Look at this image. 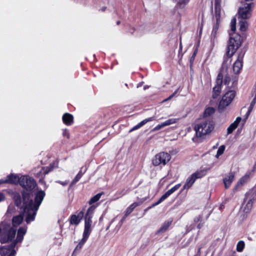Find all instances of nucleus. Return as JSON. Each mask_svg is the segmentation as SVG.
I'll return each mask as SVG.
<instances>
[{"label":"nucleus","instance_id":"7ed1b4c3","mask_svg":"<svg viewBox=\"0 0 256 256\" xmlns=\"http://www.w3.org/2000/svg\"><path fill=\"white\" fill-rule=\"evenodd\" d=\"M214 124L211 120H204L196 124L194 126L197 138H205L214 129Z\"/></svg>","mask_w":256,"mask_h":256},{"label":"nucleus","instance_id":"de8ad7c7","mask_svg":"<svg viewBox=\"0 0 256 256\" xmlns=\"http://www.w3.org/2000/svg\"><path fill=\"white\" fill-rule=\"evenodd\" d=\"M256 170V162L255 163V164H254V166H253V168H252V170H250V172H252V174H253L254 172Z\"/></svg>","mask_w":256,"mask_h":256},{"label":"nucleus","instance_id":"4d7b16f0","mask_svg":"<svg viewBox=\"0 0 256 256\" xmlns=\"http://www.w3.org/2000/svg\"><path fill=\"white\" fill-rule=\"evenodd\" d=\"M194 256H199V254H196V255Z\"/></svg>","mask_w":256,"mask_h":256},{"label":"nucleus","instance_id":"8fccbe9b","mask_svg":"<svg viewBox=\"0 0 256 256\" xmlns=\"http://www.w3.org/2000/svg\"><path fill=\"white\" fill-rule=\"evenodd\" d=\"M252 95L254 96V98L256 99V88L254 89Z\"/></svg>","mask_w":256,"mask_h":256},{"label":"nucleus","instance_id":"2eb2a0df","mask_svg":"<svg viewBox=\"0 0 256 256\" xmlns=\"http://www.w3.org/2000/svg\"><path fill=\"white\" fill-rule=\"evenodd\" d=\"M234 178L235 174L234 172H230L224 176L223 178V182L225 188L228 189L231 186Z\"/></svg>","mask_w":256,"mask_h":256},{"label":"nucleus","instance_id":"c85d7f7f","mask_svg":"<svg viewBox=\"0 0 256 256\" xmlns=\"http://www.w3.org/2000/svg\"><path fill=\"white\" fill-rule=\"evenodd\" d=\"M206 170L204 169L198 170L192 174V175L196 180L204 176L206 174Z\"/></svg>","mask_w":256,"mask_h":256},{"label":"nucleus","instance_id":"ddd939ff","mask_svg":"<svg viewBox=\"0 0 256 256\" xmlns=\"http://www.w3.org/2000/svg\"><path fill=\"white\" fill-rule=\"evenodd\" d=\"M252 176V172H247L246 174L238 180L234 186V190L236 191L244 186L249 180Z\"/></svg>","mask_w":256,"mask_h":256},{"label":"nucleus","instance_id":"423d86ee","mask_svg":"<svg viewBox=\"0 0 256 256\" xmlns=\"http://www.w3.org/2000/svg\"><path fill=\"white\" fill-rule=\"evenodd\" d=\"M95 208L96 207L94 206H91L86 211L84 216V226L83 232L84 233L90 234L92 232V218L93 216Z\"/></svg>","mask_w":256,"mask_h":256},{"label":"nucleus","instance_id":"412c9836","mask_svg":"<svg viewBox=\"0 0 256 256\" xmlns=\"http://www.w3.org/2000/svg\"><path fill=\"white\" fill-rule=\"evenodd\" d=\"M155 120V117L154 116H152L150 118H146L142 120L141 122L138 123L137 125L133 127L130 130V132H132L134 130H136L138 129L139 128H141L142 126L146 124L148 122H152Z\"/></svg>","mask_w":256,"mask_h":256},{"label":"nucleus","instance_id":"dca6fc26","mask_svg":"<svg viewBox=\"0 0 256 256\" xmlns=\"http://www.w3.org/2000/svg\"><path fill=\"white\" fill-rule=\"evenodd\" d=\"M244 54H240L236 60L234 62L233 66V70L235 74H238L240 72L242 67V61Z\"/></svg>","mask_w":256,"mask_h":256},{"label":"nucleus","instance_id":"f3484780","mask_svg":"<svg viewBox=\"0 0 256 256\" xmlns=\"http://www.w3.org/2000/svg\"><path fill=\"white\" fill-rule=\"evenodd\" d=\"M176 121H177V120L176 118H172L168 119V120H166L165 122H162L161 124L157 125L156 126H155L152 129V132L158 131V130H160V129H161L166 126H168L170 124H175L176 122Z\"/></svg>","mask_w":256,"mask_h":256},{"label":"nucleus","instance_id":"79ce46f5","mask_svg":"<svg viewBox=\"0 0 256 256\" xmlns=\"http://www.w3.org/2000/svg\"><path fill=\"white\" fill-rule=\"evenodd\" d=\"M14 208L12 206H9L7 210L8 213H12L14 211Z\"/></svg>","mask_w":256,"mask_h":256},{"label":"nucleus","instance_id":"bb28decb","mask_svg":"<svg viewBox=\"0 0 256 256\" xmlns=\"http://www.w3.org/2000/svg\"><path fill=\"white\" fill-rule=\"evenodd\" d=\"M252 202L251 200H248L246 203L244 204L242 206V210L246 214H248L252 209Z\"/></svg>","mask_w":256,"mask_h":256},{"label":"nucleus","instance_id":"473e14b6","mask_svg":"<svg viewBox=\"0 0 256 256\" xmlns=\"http://www.w3.org/2000/svg\"><path fill=\"white\" fill-rule=\"evenodd\" d=\"M219 24H220L216 22V24L214 26L211 34V37L214 39L216 38V37L217 32L219 28Z\"/></svg>","mask_w":256,"mask_h":256},{"label":"nucleus","instance_id":"49530a36","mask_svg":"<svg viewBox=\"0 0 256 256\" xmlns=\"http://www.w3.org/2000/svg\"><path fill=\"white\" fill-rule=\"evenodd\" d=\"M5 183H8L7 178L4 180V179L0 180V184H5Z\"/></svg>","mask_w":256,"mask_h":256},{"label":"nucleus","instance_id":"6e6552de","mask_svg":"<svg viewBox=\"0 0 256 256\" xmlns=\"http://www.w3.org/2000/svg\"><path fill=\"white\" fill-rule=\"evenodd\" d=\"M236 96L234 90H229L223 95L222 99L220 102L219 108H224L230 104Z\"/></svg>","mask_w":256,"mask_h":256},{"label":"nucleus","instance_id":"5fc2aeb1","mask_svg":"<svg viewBox=\"0 0 256 256\" xmlns=\"http://www.w3.org/2000/svg\"><path fill=\"white\" fill-rule=\"evenodd\" d=\"M198 228H200V224H198Z\"/></svg>","mask_w":256,"mask_h":256},{"label":"nucleus","instance_id":"4be33fe9","mask_svg":"<svg viewBox=\"0 0 256 256\" xmlns=\"http://www.w3.org/2000/svg\"><path fill=\"white\" fill-rule=\"evenodd\" d=\"M242 118L240 117L236 118V120L233 122L228 127L227 129V133L228 134H230L232 132L236 129L238 127L239 123L240 122Z\"/></svg>","mask_w":256,"mask_h":256},{"label":"nucleus","instance_id":"39448f33","mask_svg":"<svg viewBox=\"0 0 256 256\" xmlns=\"http://www.w3.org/2000/svg\"><path fill=\"white\" fill-rule=\"evenodd\" d=\"M254 8L253 2H242L238 10V19L247 20L250 18Z\"/></svg>","mask_w":256,"mask_h":256},{"label":"nucleus","instance_id":"f704fd0d","mask_svg":"<svg viewBox=\"0 0 256 256\" xmlns=\"http://www.w3.org/2000/svg\"><path fill=\"white\" fill-rule=\"evenodd\" d=\"M102 195V193H99V194H96V196H93L90 200L89 202V204H92L96 202L97 201H98L100 200V198Z\"/></svg>","mask_w":256,"mask_h":256},{"label":"nucleus","instance_id":"4c0bfd02","mask_svg":"<svg viewBox=\"0 0 256 256\" xmlns=\"http://www.w3.org/2000/svg\"><path fill=\"white\" fill-rule=\"evenodd\" d=\"M81 178L80 174H77L74 180L72 182L70 185L73 186L76 184Z\"/></svg>","mask_w":256,"mask_h":256},{"label":"nucleus","instance_id":"5701e85b","mask_svg":"<svg viewBox=\"0 0 256 256\" xmlns=\"http://www.w3.org/2000/svg\"><path fill=\"white\" fill-rule=\"evenodd\" d=\"M73 116L68 113H66L62 116V121L67 126H70L73 124Z\"/></svg>","mask_w":256,"mask_h":256},{"label":"nucleus","instance_id":"393cba45","mask_svg":"<svg viewBox=\"0 0 256 256\" xmlns=\"http://www.w3.org/2000/svg\"><path fill=\"white\" fill-rule=\"evenodd\" d=\"M8 183L16 184H20V180L21 177L19 178L17 175L11 174L7 176Z\"/></svg>","mask_w":256,"mask_h":256},{"label":"nucleus","instance_id":"603ef678","mask_svg":"<svg viewBox=\"0 0 256 256\" xmlns=\"http://www.w3.org/2000/svg\"><path fill=\"white\" fill-rule=\"evenodd\" d=\"M78 174H80V177L82 178V176L83 175V174L82 173V171H80V172H79L78 173Z\"/></svg>","mask_w":256,"mask_h":256},{"label":"nucleus","instance_id":"e433bc0d","mask_svg":"<svg viewBox=\"0 0 256 256\" xmlns=\"http://www.w3.org/2000/svg\"><path fill=\"white\" fill-rule=\"evenodd\" d=\"M256 104V99L254 98L250 104L249 108H248V114H250L251 112L252 111Z\"/></svg>","mask_w":256,"mask_h":256},{"label":"nucleus","instance_id":"9b49d317","mask_svg":"<svg viewBox=\"0 0 256 256\" xmlns=\"http://www.w3.org/2000/svg\"><path fill=\"white\" fill-rule=\"evenodd\" d=\"M26 190L31 191L36 186V182L34 179L27 176H21L20 184Z\"/></svg>","mask_w":256,"mask_h":256},{"label":"nucleus","instance_id":"9d476101","mask_svg":"<svg viewBox=\"0 0 256 256\" xmlns=\"http://www.w3.org/2000/svg\"><path fill=\"white\" fill-rule=\"evenodd\" d=\"M27 231V226H21L18 230L17 236L12 243L11 246L9 248H6L8 250L6 254H10L12 250H14V248L18 243H20L24 239V236L26 234Z\"/></svg>","mask_w":256,"mask_h":256},{"label":"nucleus","instance_id":"f03ea898","mask_svg":"<svg viewBox=\"0 0 256 256\" xmlns=\"http://www.w3.org/2000/svg\"><path fill=\"white\" fill-rule=\"evenodd\" d=\"M236 18H234L230 22V30L232 33H230V40L227 47L226 56L224 58V60L222 64L223 68L225 66L228 67L231 64L232 57L242 44V36L239 34L234 32L236 30Z\"/></svg>","mask_w":256,"mask_h":256},{"label":"nucleus","instance_id":"ea45409f","mask_svg":"<svg viewBox=\"0 0 256 256\" xmlns=\"http://www.w3.org/2000/svg\"><path fill=\"white\" fill-rule=\"evenodd\" d=\"M62 136H64L68 138H69L70 134H69L68 130L66 129H64L63 130Z\"/></svg>","mask_w":256,"mask_h":256},{"label":"nucleus","instance_id":"aec40b11","mask_svg":"<svg viewBox=\"0 0 256 256\" xmlns=\"http://www.w3.org/2000/svg\"><path fill=\"white\" fill-rule=\"evenodd\" d=\"M24 220V216L22 214L14 216L12 219V227L10 226V228H14L16 230V228L19 226Z\"/></svg>","mask_w":256,"mask_h":256},{"label":"nucleus","instance_id":"7c9ffc66","mask_svg":"<svg viewBox=\"0 0 256 256\" xmlns=\"http://www.w3.org/2000/svg\"><path fill=\"white\" fill-rule=\"evenodd\" d=\"M8 250L6 248H0V256H15L16 251L12 250L10 254H6Z\"/></svg>","mask_w":256,"mask_h":256},{"label":"nucleus","instance_id":"6e6d98bb","mask_svg":"<svg viewBox=\"0 0 256 256\" xmlns=\"http://www.w3.org/2000/svg\"><path fill=\"white\" fill-rule=\"evenodd\" d=\"M120 21H118V22H117V24H120Z\"/></svg>","mask_w":256,"mask_h":256},{"label":"nucleus","instance_id":"6ab92c4d","mask_svg":"<svg viewBox=\"0 0 256 256\" xmlns=\"http://www.w3.org/2000/svg\"><path fill=\"white\" fill-rule=\"evenodd\" d=\"M90 234L83 232L82 238L80 240L74 250V252L80 250L88 240Z\"/></svg>","mask_w":256,"mask_h":256},{"label":"nucleus","instance_id":"58836bf2","mask_svg":"<svg viewBox=\"0 0 256 256\" xmlns=\"http://www.w3.org/2000/svg\"><path fill=\"white\" fill-rule=\"evenodd\" d=\"M53 168L50 166V167H47L44 169L43 174H46L48 172L52 170Z\"/></svg>","mask_w":256,"mask_h":256},{"label":"nucleus","instance_id":"3c124183","mask_svg":"<svg viewBox=\"0 0 256 256\" xmlns=\"http://www.w3.org/2000/svg\"><path fill=\"white\" fill-rule=\"evenodd\" d=\"M196 53V50H195L191 58H194Z\"/></svg>","mask_w":256,"mask_h":256},{"label":"nucleus","instance_id":"c9c22d12","mask_svg":"<svg viewBox=\"0 0 256 256\" xmlns=\"http://www.w3.org/2000/svg\"><path fill=\"white\" fill-rule=\"evenodd\" d=\"M224 150H225L224 146V145L220 146L218 148L217 150V153L216 156V158H218L220 156H221L224 153Z\"/></svg>","mask_w":256,"mask_h":256},{"label":"nucleus","instance_id":"a19ab883","mask_svg":"<svg viewBox=\"0 0 256 256\" xmlns=\"http://www.w3.org/2000/svg\"><path fill=\"white\" fill-rule=\"evenodd\" d=\"M176 91L174 93H173L172 94H171L168 98L164 100H163V102H166V101H168V100H170L171 98H172L176 94Z\"/></svg>","mask_w":256,"mask_h":256},{"label":"nucleus","instance_id":"1a4fd4ad","mask_svg":"<svg viewBox=\"0 0 256 256\" xmlns=\"http://www.w3.org/2000/svg\"><path fill=\"white\" fill-rule=\"evenodd\" d=\"M171 159V156L168 152H160L156 154L152 160V164L155 166L160 165L165 166Z\"/></svg>","mask_w":256,"mask_h":256},{"label":"nucleus","instance_id":"f8f14e48","mask_svg":"<svg viewBox=\"0 0 256 256\" xmlns=\"http://www.w3.org/2000/svg\"><path fill=\"white\" fill-rule=\"evenodd\" d=\"M224 14L222 10L218 0H215L214 14L213 16L214 20L217 24H220Z\"/></svg>","mask_w":256,"mask_h":256},{"label":"nucleus","instance_id":"864d4df0","mask_svg":"<svg viewBox=\"0 0 256 256\" xmlns=\"http://www.w3.org/2000/svg\"><path fill=\"white\" fill-rule=\"evenodd\" d=\"M116 218H114L112 221H111V223H112L114 220H115Z\"/></svg>","mask_w":256,"mask_h":256},{"label":"nucleus","instance_id":"b1692460","mask_svg":"<svg viewBox=\"0 0 256 256\" xmlns=\"http://www.w3.org/2000/svg\"><path fill=\"white\" fill-rule=\"evenodd\" d=\"M239 30L242 33L245 32L248 27L246 20L238 19Z\"/></svg>","mask_w":256,"mask_h":256},{"label":"nucleus","instance_id":"20e7f679","mask_svg":"<svg viewBox=\"0 0 256 256\" xmlns=\"http://www.w3.org/2000/svg\"><path fill=\"white\" fill-rule=\"evenodd\" d=\"M16 236V230L10 228V224L4 221L0 224V242L6 243L11 242Z\"/></svg>","mask_w":256,"mask_h":256},{"label":"nucleus","instance_id":"2f4dec72","mask_svg":"<svg viewBox=\"0 0 256 256\" xmlns=\"http://www.w3.org/2000/svg\"><path fill=\"white\" fill-rule=\"evenodd\" d=\"M139 205V204L136 202H134L126 210L125 212L126 216H127L129 215L134 210V209L138 206Z\"/></svg>","mask_w":256,"mask_h":256},{"label":"nucleus","instance_id":"0eeeda50","mask_svg":"<svg viewBox=\"0 0 256 256\" xmlns=\"http://www.w3.org/2000/svg\"><path fill=\"white\" fill-rule=\"evenodd\" d=\"M228 67H224L223 68V65L222 66V68L220 72L218 74L217 76V79L216 80V84L212 90V98H216L220 94L222 90V80L223 78V76L224 74V70H226Z\"/></svg>","mask_w":256,"mask_h":256},{"label":"nucleus","instance_id":"c03bdc74","mask_svg":"<svg viewBox=\"0 0 256 256\" xmlns=\"http://www.w3.org/2000/svg\"><path fill=\"white\" fill-rule=\"evenodd\" d=\"M5 199L4 196V194L0 192V202L4 200Z\"/></svg>","mask_w":256,"mask_h":256},{"label":"nucleus","instance_id":"a211bd4d","mask_svg":"<svg viewBox=\"0 0 256 256\" xmlns=\"http://www.w3.org/2000/svg\"><path fill=\"white\" fill-rule=\"evenodd\" d=\"M84 216L83 211L80 212L78 214H73L70 218V224H72L78 225Z\"/></svg>","mask_w":256,"mask_h":256},{"label":"nucleus","instance_id":"c756f323","mask_svg":"<svg viewBox=\"0 0 256 256\" xmlns=\"http://www.w3.org/2000/svg\"><path fill=\"white\" fill-rule=\"evenodd\" d=\"M177 2L176 6L178 8H184L190 0H172Z\"/></svg>","mask_w":256,"mask_h":256},{"label":"nucleus","instance_id":"4468645a","mask_svg":"<svg viewBox=\"0 0 256 256\" xmlns=\"http://www.w3.org/2000/svg\"><path fill=\"white\" fill-rule=\"evenodd\" d=\"M180 186L181 184H178L174 186L170 190H168L164 195H162L160 197L159 200L157 202L153 204L152 206H155L160 204L162 202H163L166 198H168L170 194H172V193H174V192L178 190L180 187Z\"/></svg>","mask_w":256,"mask_h":256},{"label":"nucleus","instance_id":"a18cd8bd","mask_svg":"<svg viewBox=\"0 0 256 256\" xmlns=\"http://www.w3.org/2000/svg\"><path fill=\"white\" fill-rule=\"evenodd\" d=\"M126 215L124 214V216L122 218V220H121L120 222V226H119V228L122 226L123 222L125 220V219H126Z\"/></svg>","mask_w":256,"mask_h":256},{"label":"nucleus","instance_id":"72a5a7b5","mask_svg":"<svg viewBox=\"0 0 256 256\" xmlns=\"http://www.w3.org/2000/svg\"><path fill=\"white\" fill-rule=\"evenodd\" d=\"M245 246V243L243 240L239 241L236 244V250L238 252H242Z\"/></svg>","mask_w":256,"mask_h":256},{"label":"nucleus","instance_id":"a878e982","mask_svg":"<svg viewBox=\"0 0 256 256\" xmlns=\"http://www.w3.org/2000/svg\"><path fill=\"white\" fill-rule=\"evenodd\" d=\"M196 180L191 174L187 178L186 182L183 186V189L188 190L193 185Z\"/></svg>","mask_w":256,"mask_h":256},{"label":"nucleus","instance_id":"37998d69","mask_svg":"<svg viewBox=\"0 0 256 256\" xmlns=\"http://www.w3.org/2000/svg\"><path fill=\"white\" fill-rule=\"evenodd\" d=\"M214 112V109L212 108H208L206 110V112L208 114H210V112Z\"/></svg>","mask_w":256,"mask_h":256},{"label":"nucleus","instance_id":"f257e3e1","mask_svg":"<svg viewBox=\"0 0 256 256\" xmlns=\"http://www.w3.org/2000/svg\"><path fill=\"white\" fill-rule=\"evenodd\" d=\"M44 196L45 193L43 190L38 191L36 195L34 202L32 200L30 199V195L28 192H23L22 204L20 195L18 194H14V198L15 204L23 210L27 224H30L34 220L36 212Z\"/></svg>","mask_w":256,"mask_h":256},{"label":"nucleus","instance_id":"cd10ccee","mask_svg":"<svg viewBox=\"0 0 256 256\" xmlns=\"http://www.w3.org/2000/svg\"><path fill=\"white\" fill-rule=\"evenodd\" d=\"M171 224L172 221L170 220H168L162 224L160 228L158 230L157 233L160 234L165 232L168 229V227L170 226Z\"/></svg>","mask_w":256,"mask_h":256},{"label":"nucleus","instance_id":"09e8293b","mask_svg":"<svg viewBox=\"0 0 256 256\" xmlns=\"http://www.w3.org/2000/svg\"><path fill=\"white\" fill-rule=\"evenodd\" d=\"M58 183L60 184L62 186H66L68 184V182L66 181L64 182H58Z\"/></svg>","mask_w":256,"mask_h":256}]
</instances>
